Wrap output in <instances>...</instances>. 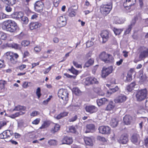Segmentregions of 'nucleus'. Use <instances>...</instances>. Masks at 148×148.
Returning a JSON list of instances; mask_svg holds the SVG:
<instances>
[{"mask_svg":"<svg viewBox=\"0 0 148 148\" xmlns=\"http://www.w3.org/2000/svg\"><path fill=\"white\" fill-rule=\"evenodd\" d=\"M98 130L99 132L103 134H108L110 132V128L108 126H101L99 127Z\"/></svg>","mask_w":148,"mask_h":148,"instance_id":"9d476101","label":"nucleus"},{"mask_svg":"<svg viewBox=\"0 0 148 148\" xmlns=\"http://www.w3.org/2000/svg\"><path fill=\"white\" fill-rule=\"evenodd\" d=\"M73 91L74 93L76 95H78L81 93L80 90L77 88H74L73 89Z\"/></svg>","mask_w":148,"mask_h":148,"instance_id":"79ce46f5","label":"nucleus"},{"mask_svg":"<svg viewBox=\"0 0 148 148\" xmlns=\"http://www.w3.org/2000/svg\"><path fill=\"white\" fill-rule=\"evenodd\" d=\"M94 62V60L92 59H90L88 60L85 64V66L88 67L92 65Z\"/></svg>","mask_w":148,"mask_h":148,"instance_id":"e433bc0d","label":"nucleus"},{"mask_svg":"<svg viewBox=\"0 0 148 148\" xmlns=\"http://www.w3.org/2000/svg\"><path fill=\"white\" fill-rule=\"evenodd\" d=\"M147 90L145 88L138 91L136 95L137 101H141L144 100L147 96Z\"/></svg>","mask_w":148,"mask_h":148,"instance_id":"39448f33","label":"nucleus"},{"mask_svg":"<svg viewBox=\"0 0 148 148\" xmlns=\"http://www.w3.org/2000/svg\"><path fill=\"white\" fill-rule=\"evenodd\" d=\"M85 85H88L91 84V77H86L84 82Z\"/></svg>","mask_w":148,"mask_h":148,"instance_id":"a19ab883","label":"nucleus"},{"mask_svg":"<svg viewBox=\"0 0 148 148\" xmlns=\"http://www.w3.org/2000/svg\"><path fill=\"white\" fill-rule=\"evenodd\" d=\"M108 58H107V60H109L107 62H105L106 63H112L114 62V58L111 55L108 54Z\"/></svg>","mask_w":148,"mask_h":148,"instance_id":"58836bf2","label":"nucleus"},{"mask_svg":"<svg viewBox=\"0 0 148 148\" xmlns=\"http://www.w3.org/2000/svg\"><path fill=\"white\" fill-rule=\"evenodd\" d=\"M6 16L5 14L2 13L0 12V20L6 18Z\"/></svg>","mask_w":148,"mask_h":148,"instance_id":"774afa93","label":"nucleus"},{"mask_svg":"<svg viewBox=\"0 0 148 148\" xmlns=\"http://www.w3.org/2000/svg\"><path fill=\"white\" fill-rule=\"evenodd\" d=\"M3 134H5L7 138H8L13 135V133L12 130H7L3 132Z\"/></svg>","mask_w":148,"mask_h":148,"instance_id":"c9c22d12","label":"nucleus"},{"mask_svg":"<svg viewBox=\"0 0 148 148\" xmlns=\"http://www.w3.org/2000/svg\"><path fill=\"white\" fill-rule=\"evenodd\" d=\"M54 126L51 130V133L54 134L60 130V126L58 124L54 123Z\"/></svg>","mask_w":148,"mask_h":148,"instance_id":"b1692460","label":"nucleus"},{"mask_svg":"<svg viewBox=\"0 0 148 148\" xmlns=\"http://www.w3.org/2000/svg\"><path fill=\"white\" fill-rule=\"evenodd\" d=\"M23 16V13L21 12H16L11 15V17L16 19L20 20V18Z\"/></svg>","mask_w":148,"mask_h":148,"instance_id":"a211bd4d","label":"nucleus"},{"mask_svg":"<svg viewBox=\"0 0 148 148\" xmlns=\"http://www.w3.org/2000/svg\"><path fill=\"white\" fill-rule=\"evenodd\" d=\"M44 5L41 1H37L34 5L35 10L38 12H41L43 10Z\"/></svg>","mask_w":148,"mask_h":148,"instance_id":"6e6552de","label":"nucleus"},{"mask_svg":"<svg viewBox=\"0 0 148 148\" xmlns=\"http://www.w3.org/2000/svg\"><path fill=\"white\" fill-rule=\"evenodd\" d=\"M34 49L36 52H38L41 51V48L40 46H37L34 47Z\"/></svg>","mask_w":148,"mask_h":148,"instance_id":"0e129e2a","label":"nucleus"},{"mask_svg":"<svg viewBox=\"0 0 148 148\" xmlns=\"http://www.w3.org/2000/svg\"><path fill=\"white\" fill-rule=\"evenodd\" d=\"M7 122L6 121L4 120L0 121V129L2 127L6 125Z\"/></svg>","mask_w":148,"mask_h":148,"instance_id":"6e6d98bb","label":"nucleus"},{"mask_svg":"<svg viewBox=\"0 0 148 148\" xmlns=\"http://www.w3.org/2000/svg\"><path fill=\"white\" fill-rule=\"evenodd\" d=\"M76 10L73 9L72 8H69L68 11V15L71 17L75 16L76 14Z\"/></svg>","mask_w":148,"mask_h":148,"instance_id":"393cba45","label":"nucleus"},{"mask_svg":"<svg viewBox=\"0 0 148 148\" xmlns=\"http://www.w3.org/2000/svg\"><path fill=\"white\" fill-rule=\"evenodd\" d=\"M112 7V3L102 4L100 6V11L101 13L103 15L106 16L109 13Z\"/></svg>","mask_w":148,"mask_h":148,"instance_id":"7ed1b4c3","label":"nucleus"},{"mask_svg":"<svg viewBox=\"0 0 148 148\" xmlns=\"http://www.w3.org/2000/svg\"><path fill=\"white\" fill-rule=\"evenodd\" d=\"M6 46L9 47H11L15 49H17L20 48L19 45L16 43H7Z\"/></svg>","mask_w":148,"mask_h":148,"instance_id":"7c9ffc66","label":"nucleus"},{"mask_svg":"<svg viewBox=\"0 0 148 148\" xmlns=\"http://www.w3.org/2000/svg\"><path fill=\"white\" fill-rule=\"evenodd\" d=\"M69 93L66 89L61 88L58 92V95L59 98L63 100L67 101L69 100Z\"/></svg>","mask_w":148,"mask_h":148,"instance_id":"20e7f679","label":"nucleus"},{"mask_svg":"<svg viewBox=\"0 0 148 148\" xmlns=\"http://www.w3.org/2000/svg\"><path fill=\"white\" fill-rule=\"evenodd\" d=\"M139 138V135L137 134H134L131 138V141L134 144H136L138 142V139Z\"/></svg>","mask_w":148,"mask_h":148,"instance_id":"bb28decb","label":"nucleus"},{"mask_svg":"<svg viewBox=\"0 0 148 148\" xmlns=\"http://www.w3.org/2000/svg\"><path fill=\"white\" fill-rule=\"evenodd\" d=\"M86 111L90 113L95 112L98 110L97 108L94 106H88L85 107Z\"/></svg>","mask_w":148,"mask_h":148,"instance_id":"9b49d317","label":"nucleus"},{"mask_svg":"<svg viewBox=\"0 0 148 148\" xmlns=\"http://www.w3.org/2000/svg\"><path fill=\"white\" fill-rule=\"evenodd\" d=\"M86 128L87 130L85 131L86 133H88L90 132V131L91 130H93L95 128L94 125L92 124H88L86 126Z\"/></svg>","mask_w":148,"mask_h":148,"instance_id":"72a5a7b5","label":"nucleus"},{"mask_svg":"<svg viewBox=\"0 0 148 148\" xmlns=\"http://www.w3.org/2000/svg\"><path fill=\"white\" fill-rule=\"evenodd\" d=\"M2 1L7 5H13L16 2V0H1Z\"/></svg>","mask_w":148,"mask_h":148,"instance_id":"c756f323","label":"nucleus"},{"mask_svg":"<svg viewBox=\"0 0 148 148\" xmlns=\"http://www.w3.org/2000/svg\"><path fill=\"white\" fill-rule=\"evenodd\" d=\"M84 140L86 145L90 146L93 145L92 140L90 138L85 137L84 138Z\"/></svg>","mask_w":148,"mask_h":148,"instance_id":"a878e982","label":"nucleus"},{"mask_svg":"<svg viewBox=\"0 0 148 148\" xmlns=\"http://www.w3.org/2000/svg\"><path fill=\"white\" fill-rule=\"evenodd\" d=\"M68 70L73 74L77 75L78 74V71L75 69L73 66L71 67V69H69Z\"/></svg>","mask_w":148,"mask_h":148,"instance_id":"ea45409f","label":"nucleus"},{"mask_svg":"<svg viewBox=\"0 0 148 148\" xmlns=\"http://www.w3.org/2000/svg\"><path fill=\"white\" fill-rule=\"evenodd\" d=\"M5 56L8 60L9 64L11 66H12L16 63L17 61V59L18 57V56L17 53L10 51L6 52Z\"/></svg>","mask_w":148,"mask_h":148,"instance_id":"f03ea898","label":"nucleus"},{"mask_svg":"<svg viewBox=\"0 0 148 148\" xmlns=\"http://www.w3.org/2000/svg\"><path fill=\"white\" fill-rule=\"evenodd\" d=\"M123 120L125 124L129 125L132 121V118L129 115H126L123 117Z\"/></svg>","mask_w":148,"mask_h":148,"instance_id":"4be33fe9","label":"nucleus"},{"mask_svg":"<svg viewBox=\"0 0 148 148\" xmlns=\"http://www.w3.org/2000/svg\"><path fill=\"white\" fill-rule=\"evenodd\" d=\"M106 86L109 88L108 92L110 94H112L117 91L119 90V88L117 86H116L114 88H112L111 84H106Z\"/></svg>","mask_w":148,"mask_h":148,"instance_id":"412c9836","label":"nucleus"},{"mask_svg":"<svg viewBox=\"0 0 148 148\" xmlns=\"http://www.w3.org/2000/svg\"><path fill=\"white\" fill-rule=\"evenodd\" d=\"M6 82L5 81L0 80V89H2L4 88V85L6 84Z\"/></svg>","mask_w":148,"mask_h":148,"instance_id":"09e8293b","label":"nucleus"},{"mask_svg":"<svg viewBox=\"0 0 148 148\" xmlns=\"http://www.w3.org/2000/svg\"><path fill=\"white\" fill-rule=\"evenodd\" d=\"M20 20H21L23 23L25 24H27L28 22V18L27 17L24 16L23 14V16L20 18Z\"/></svg>","mask_w":148,"mask_h":148,"instance_id":"4c0bfd02","label":"nucleus"},{"mask_svg":"<svg viewBox=\"0 0 148 148\" xmlns=\"http://www.w3.org/2000/svg\"><path fill=\"white\" fill-rule=\"evenodd\" d=\"M113 30L116 35H119L122 31L121 29H119L115 28H114Z\"/></svg>","mask_w":148,"mask_h":148,"instance_id":"de8ad7c7","label":"nucleus"},{"mask_svg":"<svg viewBox=\"0 0 148 148\" xmlns=\"http://www.w3.org/2000/svg\"><path fill=\"white\" fill-rule=\"evenodd\" d=\"M127 99L126 97L124 95L121 94L119 96L115 99L116 103H122L125 101Z\"/></svg>","mask_w":148,"mask_h":148,"instance_id":"4468645a","label":"nucleus"},{"mask_svg":"<svg viewBox=\"0 0 148 148\" xmlns=\"http://www.w3.org/2000/svg\"><path fill=\"white\" fill-rule=\"evenodd\" d=\"M69 131L70 132L75 133L76 132V129L74 126H72L69 127Z\"/></svg>","mask_w":148,"mask_h":148,"instance_id":"3c124183","label":"nucleus"},{"mask_svg":"<svg viewBox=\"0 0 148 148\" xmlns=\"http://www.w3.org/2000/svg\"><path fill=\"white\" fill-rule=\"evenodd\" d=\"M10 5H7L5 6V10L8 12H11L12 10V8L11 7Z\"/></svg>","mask_w":148,"mask_h":148,"instance_id":"4d7b16f0","label":"nucleus"},{"mask_svg":"<svg viewBox=\"0 0 148 148\" xmlns=\"http://www.w3.org/2000/svg\"><path fill=\"white\" fill-rule=\"evenodd\" d=\"M40 119H36L33 121L32 122V123L35 125L38 124L40 122Z\"/></svg>","mask_w":148,"mask_h":148,"instance_id":"680f3d73","label":"nucleus"},{"mask_svg":"<svg viewBox=\"0 0 148 148\" xmlns=\"http://www.w3.org/2000/svg\"><path fill=\"white\" fill-rule=\"evenodd\" d=\"M40 92L41 89L40 88L38 87L36 89V94L38 99H39L41 96V94Z\"/></svg>","mask_w":148,"mask_h":148,"instance_id":"49530a36","label":"nucleus"},{"mask_svg":"<svg viewBox=\"0 0 148 148\" xmlns=\"http://www.w3.org/2000/svg\"><path fill=\"white\" fill-rule=\"evenodd\" d=\"M4 27L5 30L11 32H16L19 30V27L17 23L14 21L12 20H8L3 23Z\"/></svg>","mask_w":148,"mask_h":148,"instance_id":"f257e3e1","label":"nucleus"},{"mask_svg":"<svg viewBox=\"0 0 148 148\" xmlns=\"http://www.w3.org/2000/svg\"><path fill=\"white\" fill-rule=\"evenodd\" d=\"M128 141L127 136L126 134H123L120 137L119 142L123 144H126Z\"/></svg>","mask_w":148,"mask_h":148,"instance_id":"aec40b11","label":"nucleus"},{"mask_svg":"<svg viewBox=\"0 0 148 148\" xmlns=\"http://www.w3.org/2000/svg\"><path fill=\"white\" fill-rule=\"evenodd\" d=\"M62 144H66L70 145L72 143L73 140L72 138L68 137L65 136L62 140Z\"/></svg>","mask_w":148,"mask_h":148,"instance_id":"2eb2a0df","label":"nucleus"},{"mask_svg":"<svg viewBox=\"0 0 148 148\" xmlns=\"http://www.w3.org/2000/svg\"><path fill=\"white\" fill-rule=\"evenodd\" d=\"M41 24L38 22H32L29 24V28L31 30H33L39 27Z\"/></svg>","mask_w":148,"mask_h":148,"instance_id":"5701e85b","label":"nucleus"},{"mask_svg":"<svg viewBox=\"0 0 148 148\" xmlns=\"http://www.w3.org/2000/svg\"><path fill=\"white\" fill-rule=\"evenodd\" d=\"M148 57V49L145 47L140 48L139 58L140 60H143Z\"/></svg>","mask_w":148,"mask_h":148,"instance_id":"423d86ee","label":"nucleus"},{"mask_svg":"<svg viewBox=\"0 0 148 148\" xmlns=\"http://www.w3.org/2000/svg\"><path fill=\"white\" fill-rule=\"evenodd\" d=\"M115 104L112 101H110L106 108V110H112Z\"/></svg>","mask_w":148,"mask_h":148,"instance_id":"2f4dec72","label":"nucleus"},{"mask_svg":"<svg viewBox=\"0 0 148 148\" xmlns=\"http://www.w3.org/2000/svg\"><path fill=\"white\" fill-rule=\"evenodd\" d=\"M48 143L50 145H56L57 144V142L56 140H51L48 141Z\"/></svg>","mask_w":148,"mask_h":148,"instance_id":"864d4df0","label":"nucleus"},{"mask_svg":"<svg viewBox=\"0 0 148 148\" xmlns=\"http://www.w3.org/2000/svg\"><path fill=\"white\" fill-rule=\"evenodd\" d=\"M29 55V52L27 51H25L23 55V58H26Z\"/></svg>","mask_w":148,"mask_h":148,"instance_id":"69168bd1","label":"nucleus"},{"mask_svg":"<svg viewBox=\"0 0 148 148\" xmlns=\"http://www.w3.org/2000/svg\"><path fill=\"white\" fill-rule=\"evenodd\" d=\"M136 22V18H135L132 20L130 24L128 26V28L125 31V33L126 34L130 33L133 27L135 25Z\"/></svg>","mask_w":148,"mask_h":148,"instance_id":"f3484780","label":"nucleus"},{"mask_svg":"<svg viewBox=\"0 0 148 148\" xmlns=\"http://www.w3.org/2000/svg\"><path fill=\"white\" fill-rule=\"evenodd\" d=\"M62 0H54L53 3L55 7H57Z\"/></svg>","mask_w":148,"mask_h":148,"instance_id":"5fc2aeb1","label":"nucleus"},{"mask_svg":"<svg viewBox=\"0 0 148 148\" xmlns=\"http://www.w3.org/2000/svg\"><path fill=\"white\" fill-rule=\"evenodd\" d=\"M29 43L30 42L29 41L27 40H24L22 41L21 42V45L25 47L29 45Z\"/></svg>","mask_w":148,"mask_h":148,"instance_id":"603ef678","label":"nucleus"},{"mask_svg":"<svg viewBox=\"0 0 148 148\" xmlns=\"http://www.w3.org/2000/svg\"><path fill=\"white\" fill-rule=\"evenodd\" d=\"M108 102V100L105 98L98 99L97 101V103L99 106L107 104Z\"/></svg>","mask_w":148,"mask_h":148,"instance_id":"dca6fc26","label":"nucleus"},{"mask_svg":"<svg viewBox=\"0 0 148 148\" xmlns=\"http://www.w3.org/2000/svg\"><path fill=\"white\" fill-rule=\"evenodd\" d=\"M126 78V79L125 80V81L127 82H130L132 79L131 75L129 73H128Z\"/></svg>","mask_w":148,"mask_h":148,"instance_id":"c03bdc74","label":"nucleus"},{"mask_svg":"<svg viewBox=\"0 0 148 148\" xmlns=\"http://www.w3.org/2000/svg\"><path fill=\"white\" fill-rule=\"evenodd\" d=\"M136 85V84L135 82H133L131 83L129 85L127 86L126 87V89L128 91L131 92L134 89Z\"/></svg>","mask_w":148,"mask_h":148,"instance_id":"cd10ccee","label":"nucleus"},{"mask_svg":"<svg viewBox=\"0 0 148 148\" xmlns=\"http://www.w3.org/2000/svg\"><path fill=\"white\" fill-rule=\"evenodd\" d=\"M136 2V0H126L124 3L123 5L125 7H131L135 4Z\"/></svg>","mask_w":148,"mask_h":148,"instance_id":"6ab92c4d","label":"nucleus"},{"mask_svg":"<svg viewBox=\"0 0 148 148\" xmlns=\"http://www.w3.org/2000/svg\"><path fill=\"white\" fill-rule=\"evenodd\" d=\"M25 114V112H23L22 111H20L19 112H17L14 114H13L15 117H16L20 115H22Z\"/></svg>","mask_w":148,"mask_h":148,"instance_id":"13d9d810","label":"nucleus"},{"mask_svg":"<svg viewBox=\"0 0 148 148\" xmlns=\"http://www.w3.org/2000/svg\"><path fill=\"white\" fill-rule=\"evenodd\" d=\"M139 77H140V80L142 82H144L147 79V77L145 74L144 75H141L139 76Z\"/></svg>","mask_w":148,"mask_h":148,"instance_id":"a18cd8bd","label":"nucleus"},{"mask_svg":"<svg viewBox=\"0 0 148 148\" xmlns=\"http://www.w3.org/2000/svg\"><path fill=\"white\" fill-rule=\"evenodd\" d=\"M93 44V42L88 41L86 42V45L87 47H89L91 46H92Z\"/></svg>","mask_w":148,"mask_h":148,"instance_id":"052dcab7","label":"nucleus"},{"mask_svg":"<svg viewBox=\"0 0 148 148\" xmlns=\"http://www.w3.org/2000/svg\"><path fill=\"white\" fill-rule=\"evenodd\" d=\"M73 65L76 67L79 68L80 67H81V66L80 65L78 64V63L76 62L73 61Z\"/></svg>","mask_w":148,"mask_h":148,"instance_id":"338daca9","label":"nucleus"},{"mask_svg":"<svg viewBox=\"0 0 148 148\" xmlns=\"http://www.w3.org/2000/svg\"><path fill=\"white\" fill-rule=\"evenodd\" d=\"M143 1V0H139V4L140 8L141 9H143L144 6Z\"/></svg>","mask_w":148,"mask_h":148,"instance_id":"e2e57ef3","label":"nucleus"},{"mask_svg":"<svg viewBox=\"0 0 148 148\" xmlns=\"http://www.w3.org/2000/svg\"><path fill=\"white\" fill-rule=\"evenodd\" d=\"M26 109L25 107L24 106H21V105H18L15 107L12 110V111H19V110H25Z\"/></svg>","mask_w":148,"mask_h":148,"instance_id":"473e14b6","label":"nucleus"},{"mask_svg":"<svg viewBox=\"0 0 148 148\" xmlns=\"http://www.w3.org/2000/svg\"><path fill=\"white\" fill-rule=\"evenodd\" d=\"M118 120L115 118H113L110 121V125L113 127H114L118 125Z\"/></svg>","mask_w":148,"mask_h":148,"instance_id":"c85d7f7f","label":"nucleus"},{"mask_svg":"<svg viewBox=\"0 0 148 148\" xmlns=\"http://www.w3.org/2000/svg\"><path fill=\"white\" fill-rule=\"evenodd\" d=\"M109 33L107 31H103L100 34V35L102 39L103 42L105 43L107 41L109 38Z\"/></svg>","mask_w":148,"mask_h":148,"instance_id":"f8f14e48","label":"nucleus"},{"mask_svg":"<svg viewBox=\"0 0 148 148\" xmlns=\"http://www.w3.org/2000/svg\"><path fill=\"white\" fill-rule=\"evenodd\" d=\"M66 24V20L65 17L60 16L57 19V25L59 27H62L65 26Z\"/></svg>","mask_w":148,"mask_h":148,"instance_id":"1a4fd4ad","label":"nucleus"},{"mask_svg":"<svg viewBox=\"0 0 148 148\" xmlns=\"http://www.w3.org/2000/svg\"><path fill=\"white\" fill-rule=\"evenodd\" d=\"M91 84H99V82L97 79L95 77H91Z\"/></svg>","mask_w":148,"mask_h":148,"instance_id":"37998d69","label":"nucleus"},{"mask_svg":"<svg viewBox=\"0 0 148 148\" xmlns=\"http://www.w3.org/2000/svg\"><path fill=\"white\" fill-rule=\"evenodd\" d=\"M113 70V67L112 66H110L107 68L103 67L102 70V77L106 78L112 72Z\"/></svg>","mask_w":148,"mask_h":148,"instance_id":"0eeeda50","label":"nucleus"},{"mask_svg":"<svg viewBox=\"0 0 148 148\" xmlns=\"http://www.w3.org/2000/svg\"><path fill=\"white\" fill-rule=\"evenodd\" d=\"M109 57L108 54L105 51H103L99 54V58L103 61L107 62L109 60H107V58Z\"/></svg>","mask_w":148,"mask_h":148,"instance_id":"ddd939ff","label":"nucleus"},{"mask_svg":"<svg viewBox=\"0 0 148 148\" xmlns=\"http://www.w3.org/2000/svg\"><path fill=\"white\" fill-rule=\"evenodd\" d=\"M50 123L49 121H45L44 122L41 126L40 127L39 129H45L48 127Z\"/></svg>","mask_w":148,"mask_h":148,"instance_id":"f704fd0d","label":"nucleus"},{"mask_svg":"<svg viewBox=\"0 0 148 148\" xmlns=\"http://www.w3.org/2000/svg\"><path fill=\"white\" fill-rule=\"evenodd\" d=\"M77 119V116L76 115H75L73 117L69 119V121L70 122H74Z\"/></svg>","mask_w":148,"mask_h":148,"instance_id":"bf43d9fd","label":"nucleus"},{"mask_svg":"<svg viewBox=\"0 0 148 148\" xmlns=\"http://www.w3.org/2000/svg\"><path fill=\"white\" fill-rule=\"evenodd\" d=\"M6 38V35L5 34L0 32V39L5 40Z\"/></svg>","mask_w":148,"mask_h":148,"instance_id":"8fccbe9b","label":"nucleus"}]
</instances>
